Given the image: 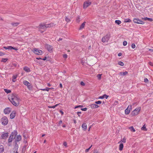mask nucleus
Instances as JSON below:
<instances>
[{
  "instance_id": "obj_64",
  "label": "nucleus",
  "mask_w": 153,
  "mask_h": 153,
  "mask_svg": "<svg viewBox=\"0 0 153 153\" xmlns=\"http://www.w3.org/2000/svg\"><path fill=\"white\" fill-rule=\"evenodd\" d=\"M122 55V53H120L118 54V56H121Z\"/></svg>"
},
{
  "instance_id": "obj_49",
  "label": "nucleus",
  "mask_w": 153,
  "mask_h": 153,
  "mask_svg": "<svg viewBox=\"0 0 153 153\" xmlns=\"http://www.w3.org/2000/svg\"><path fill=\"white\" fill-rule=\"evenodd\" d=\"M63 57L65 59H66L68 57V55L66 54H64L63 55Z\"/></svg>"
},
{
  "instance_id": "obj_38",
  "label": "nucleus",
  "mask_w": 153,
  "mask_h": 153,
  "mask_svg": "<svg viewBox=\"0 0 153 153\" xmlns=\"http://www.w3.org/2000/svg\"><path fill=\"white\" fill-rule=\"evenodd\" d=\"M144 24V22L138 19V24Z\"/></svg>"
},
{
  "instance_id": "obj_36",
  "label": "nucleus",
  "mask_w": 153,
  "mask_h": 153,
  "mask_svg": "<svg viewBox=\"0 0 153 153\" xmlns=\"http://www.w3.org/2000/svg\"><path fill=\"white\" fill-rule=\"evenodd\" d=\"M115 22L118 25H119L121 23V22L120 20H116L115 21Z\"/></svg>"
},
{
  "instance_id": "obj_17",
  "label": "nucleus",
  "mask_w": 153,
  "mask_h": 153,
  "mask_svg": "<svg viewBox=\"0 0 153 153\" xmlns=\"http://www.w3.org/2000/svg\"><path fill=\"white\" fill-rule=\"evenodd\" d=\"M85 23H86V22H84L83 23H82L79 29L81 30V29H82L84 27Z\"/></svg>"
},
{
  "instance_id": "obj_62",
  "label": "nucleus",
  "mask_w": 153,
  "mask_h": 153,
  "mask_svg": "<svg viewBox=\"0 0 153 153\" xmlns=\"http://www.w3.org/2000/svg\"><path fill=\"white\" fill-rule=\"evenodd\" d=\"M149 64L150 65L152 66H153V62H149Z\"/></svg>"
},
{
  "instance_id": "obj_21",
  "label": "nucleus",
  "mask_w": 153,
  "mask_h": 153,
  "mask_svg": "<svg viewBox=\"0 0 153 153\" xmlns=\"http://www.w3.org/2000/svg\"><path fill=\"white\" fill-rule=\"evenodd\" d=\"M23 83L25 85H27V86L29 85L30 84L27 81L25 80L23 81Z\"/></svg>"
},
{
  "instance_id": "obj_19",
  "label": "nucleus",
  "mask_w": 153,
  "mask_h": 153,
  "mask_svg": "<svg viewBox=\"0 0 153 153\" xmlns=\"http://www.w3.org/2000/svg\"><path fill=\"white\" fill-rule=\"evenodd\" d=\"M82 127L83 130L84 131H85L87 128V125L86 123L83 124L82 125Z\"/></svg>"
},
{
  "instance_id": "obj_41",
  "label": "nucleus",
  "mask_w": 153,
  "mask_h": 153,
  "mask_svg": "<svg viewBox=\"0 0 153 153\" xmlns=\"http://www.w3.org/2000/svg\"><path fill=\"white\" fill-rule=\"evenodd\" d=\"M138 19H134L133 20L134 22L137 24H138Z\"/></svg>"
},
{
  "instance_id": "obj_23",
  "label": "nucleus",
  "mask_w": 153,
  "mask_h": 153,
  "mask_svg": "<svg viewBox=\"0 0 153 153\" xmlns=\"http://www.w3.org/2000/svg\"><path fill=\"white\" fill-rule=\"evenodd\" d=\"M128 74V72L126 71H125L124 72H121L120 73V74L121 76H125L126 75Z\"/></svg>"
},
{
  "instance_id": "obj_26",
  "label": "nucleus",
  "mask_w": 153,
  "mask_h": 153,
  "mask_svg": "<svg viewBox=\"0 0 153 153\" xmlns=\"http://www.w3.org/2000/svg\"><path fill=\"white\" fill-rule=\"evenodd\" d=\"M143 19L145 20H148L151 22H152L153 21V20L152 19L150 18H148L147 17L144 18Z\"/></svg>"
},
{
  "instance_id": "obj_52",
  "label": "nucleus",
  "mask_w": 153,
  "mask_h": 153,
  "mask_svg": "<svg viewBox=\"0 0 153 153\" xmlns=\"http://www.w3.org/2000/svg\"><path fill=\"white\" fill-rule=\"evenodd\" d=\"M80 84L82 86H84L85 85V83L82 81L81 82Z\"/></svg>"
},
{
  "instance_id": "obj_14",
  "label": "nucleus",
  "mask_w": 153,
  "mask_h": 153,
  "mask_svg": "<svg viewBox=\"0 0 153 153\" xmlns=\"http://www.w3.org/2000/svg\"><path fill=\"white\" fill-rule=\"evenodd\" d=\"M16 112L15 111H13L10 114V118L13 119L14 118L15 116Z\"/></svg>"
},
{
  "instance_id": "obj_20",
  "label": "nucleus",
  "mask_w": 153,
  "mask_h": 153,
  "mask_svg": "<svg viewBox=\"0 0 153 153\" xmlns=\"http://www.w3.org/2000/svg\"><path fill=\"white\" fill-rule=\"evenodd\" d=\"M4 151V148L3 145H0V153L3 152Z\"/></svg>"
},
{
  "instance_id": "obj_57",
  "label": "nucleus",
  "mask_w": 153,
  "mask_h": 153,
  "mask_svg": "<svg viewBox=\"0 0 153 153\" xmlns=\"http://www.w3.org/2000/svg\"><path fill=\"white\" fill-rule=\"evenodd\" d=\"M77 114L78 115V116L79 117H80V114H81V112H77Z\"/></svg>"
},
{
  "instance_id": "obj_61",
  "label": "nucleus",
  "mask_w": 153,
  "mask_h": 153,
  "mask_svg": "<svg viewBox=\"0 0 153 153\" xmlns=\"http://www.w3.org/2000/svg\"><path fill=\"white\" fill-rule=\"evenodd\" d=\"M93 153H98V151L96 150H94Z\"/></svg>"
},
{
  "instance_id": "obj_12",
  "label": "nucleus",
  "mask_w": 153,
  "mask_h": 153,
  "mask_svg": "<svg viewBox=\"0 0 153 153\" xmlns=\"http://www.w3.org/2000/svg\"><path fill=\"white\" fill-rule=\"evenodd\" d=\"M17 134V131L15 130L12 132L10 136H12L13 137V139H15Z\"/></svg>"
},
{
  "instance_id": "obj_60",
  "label": "nucleus",
  "mask_w": 153,
  "mask_h": 153,
  "mask_svg": "<svg viewBox=\"0 0 153 153\" xmlns=\"http://www.w3.org/2000/svg\"><path fill=\"white\" fill-rule=\"evenodd\" d=\"M63 145L65 146H67V143H66V142H65L64 143H63Z\"/></svg>"
},
{
  "instance_id": "obj_54",
  "label": "nucleus",
  "mask_w": 153,
  "mask_h": 153,
  "mask_svg": "<svg viewBox=\"0 0 153 153\" xmlns=\"http://www.w3.org/2000/svg\"><path fill=\"white\" fill-rule=\"evenodd\" d=\"M82 106H83L81 105H78V106H76L75 107V108H81V107H82Z\"/></svg>"
},
{
  "instance_id": "obj_50",
  "label": "nucleus",
  "mask_w": 153,
  "mask_h": 153,
  "mask_svg": "<svg viewBox=\"0 0 153 153\" xmlns=\"http://www.w3.org/2000/svg\"><path fill=\"white\" fill-rule=\"evenodd\" d=\"M148 79L147 78H145L144 79V82L146 83H147L148 82Z\"/></svg>"
},
{
  "instance_id": "obj_3",
  "label": "nucleus",
  "mask_w": 153,
  "mask_h": 153,
  "mask_svg": "<svg viewBox=\"0 0 153 153\" xmlns=\"http://www.w3.org/2000/svg\"><path fill=\"white\" fill-rule=\"evenodd\" d=\"M1 121L2 125H6L7 124L8 120L7 117L4 116L1 119Z\"/></svg>"
},
{
  "instance_id": "obj_29",
  "label": "nucleus",
  "mask_w": 153,
  "mask_h": 153,
  "mask_svg": "<svg viewBox=\"0 0 153 153\" xmlns=\"http://www.w3.org/2000/svg\"><path fill=\"white\" fill-rule=\"evenodd\" d=\"M123 143H121L119 146V150L121 151L123 150Z\"/></svg>"
},
{
  "instance_id": "obj_31",
  "label": "nucleus",
  "mask_w": 153,
  "mask_h": 153,
  "mask_svg": "<svg viewBox=\"0 0 153 153\" xmlns=\"http://www.w3.org/2000/svg\"><path fill=\"white\" fill-rule=\"evenodd\" d=\"M129 128L130 129L131 131L134 132L135 131V129L134 128L133 126H131Z\"/></svg>"
},
{
  "instance_id": "obj_44",
  "label": "nucleus",
  "mask_w": 153,
  "mask_h": 153,
  "mask_svg": "<svg viewBox=\"0 0 153 153\" xmlns=\"http://www.w3.org/2000/svg\"><path fill=\"white\" fill-rule=\"evenodd\" d=\"M65 20L67 22H68L70 21V19L68 18L67 17H66L65 18Z\"/></svg>"
},
{
  "instance_id": "obj_28",
  "label": "nucleus",
  "mask_w": 153,
  "mask_h": 153,
  "mask_svg": "<svg viewBox=\"0 0 153 153\" xmlns=\"http://www.w3.org/2000/svg\"><path fill=\"white\" fill-rule=\"evenodd\" d=\"M19 24V23L18 22L16 23H13L12 22L11 23V25H13V27H16Z\"/></svg>"
},
{
  "instance_id": "obj_22",
  "label": "nucleus",
  "mask_w": 153,
  "mask_h": 153,
  "mask_svg": "<svg viewBox=\"0 0 153 153\" xmlns=\"http://www.w3.org/2000/svg\"><path fill=\"white\" fill-rule=\"evenodd\" d=\"M18 145L17 143L15 142V146L14 147V148L13 149V150H17L18 148Z\"/></svg>"
},
{
  "instance_id": "obj_5",
  "label": "nucleus",
  "mask_w": 153,
  "mask_h": 153,
  "mask_svg": "<svg viewBox=\"0 0 153 153\" xmlns=\"http://www.w3.org/2000/svg\"><path fill=\"white\" fill-rule=\"evenodd\" d=\"M32 51L34 53L38 55H42L43 53L42 51L35 48L33 49Z\"/></svg>"
},
{
  "instance_id": "obj_37",
  "label": "nucleus",
  "mask_w": 153,
  "mask_h": 153,
  "mask_svg": "<svg viewBox=\"0 0 153 153\" xmlns=\"http://www.w3.org/2000/svg\"><path fill=\"white\" fill-rule=\"evenodd\" d=\"M131 21L130 19H124V22H129Z\"/></svg>"
},
{
  "instance_id": "obj_2",
  "label": "nucleus",
  "mask_w": 153,
  "mask_h": 153,
  "mask_svg": "<svg viewBox=\"0 0 153 153\" xmlns=\"http://www.w3.org/2000/svg\"><path fill=\"white\" fill-rule=\"evenodd\" d=\"M53 23L47 25H45L44 24H41L39 25L38 27L39 29H43L45 28L49 27L51 26H53Z\"/></svg>"
},
{
  "instance_id": "obj_30",
  "label": "nucleus",
  "mask_w": 153,
  "mask_h": 153,
  "mask_svg": "<svg viewBox=\"0 0 153 153\" xmlns=\"http://www.w3.org/2000/svg\"><path fill=\"white\" fill-rule=\"evenodd\" d=\"M4 91L7 94L10 93L11 92V91L10 90L8 89H4Z\"/></svg>"
},
{
  "instance_id": "obj_55",
  "label": "nucleus",
  "mask_w": 153,
  "mask_h": 153,
  "mask_svg": "<svg viewBox=\"0 0 153 153\" xmlns=\"http://www.w3.org/2000/svg\"><path fill=\"white\" fill-rule=\"evenodd\" d=\"M62 123V120H60L59 121V123H58V124L57 125V126H60V124Z\"/></svg>"
},
{
  "instance_id": "obj_11",
  "label": "nucleus",
  "mask_w": 153,
  "mask_h": 153,
  "mask_svg": "<svg viewBox=\"0 0 153 153\" xmlns=\"http://www.w3.org/2000/svg\"><path fill=\"white\" fill-rule=\"evenodd\" d=\"M15 142L17 143V142H18L21 140V137L20 135H19L18 136H17V137L15 138Z\"/></svg>"
},
{
  "instance_id": "obj_9",
  "label": "nucleus",
  "mask_w": 153,
  "mask_h": 153,
  "mask_svg": "<svg viewBox=\"0 0 153 153\" xmlns=\"http://www.w3.org/2000/svg\"><path fill=\"white\" fill-rule=\"evenodd\" d=\"M16 98H19V97H17V95L15 94H13L9 97V99L10 101L12 100H14V99Z\"/></svg>"
},
{
  "instance_id": "obj_35",
  "label": "nucleus",
  "mask_w": 153,
  "mask_h": 153,
  "mask_svg": "<svg viewBox=\"0 0 153 153\" xmlns=\"http://www.w3.org/2000/svg\"><path fill=\"white\" fill-rule=\"evenodd\" d=\"M130 112V110H129L128 108H126L125 110V113L126 114H128Z\"/></svg>"
},
{
  "instance_id": "obj_18",
  "label": "nucleus",
  "mask_w": 153,
  "mask_h": 153,
  "mask_svg": "<svg viewBox=\"0 0 153 153\" xmlns=\"http://www.w3.org/2000/svg\"><path fill=\"white\" fill-rule=\"evenodd\" d=\"M23 70L27 72H29L30 71V68L27 67H24L23 68Z\"/></svg>"
},
{
  "instance_id": "obj_45",
  "label": "nucleus",
  "mask_w": 153,
  "mask_h": 153,
  "mask_svg": "<svg viewBox=\"0 0 153 153\" xmlns=\"http://www.w3.org/2000/svg\"><path fill=\"white\" fill-rule=\"evenodd\" d=\"M120 141L123 143H125L126 142V139L124 138L123 139L121 140Z\"/></svg>"
},
{
  "instance_id": "obj_43",
  "label": "nucleus",
  "mask_w": 153,
  "mask_h": 153,
  "mask_svg": "<svg viewBox=\"0 0 153 153\" xmlns=\"http://www.w3.org/2000/svg\"><path fill=\"white\" fill-rule=\"evenodd\" d=\"M28 88L30 90H31L32 89V86L31 85V84H30L29 85L27 86Z\"/></svg>"
},
{
  "instance_id": "obj_6",
  "label": "nucleus",
  "mask_w": 153,
  "mask_h": 153,
  "mask_svg": "<svg viewBox=\"0 0 153 153\" xmlns=\"http://www.w3.org/2000/svg\"><path fill=\"white\" fill-rule=\"evenodd\" d=\"M110 38V35L107 34L102 37V41L103 42H107L109 40Z\"/></svg>"
},
{
  "instance_id": "obj_47",
  "label": "nucleus",
  "mask_w": 153,
  "mask_h": 153,
  "mask_svg": "<svg viewBox=\"0 0 153 153\" xmlns=\"http://www.w3.org/2000/svg\"><path fill=\"white\" fill-rule=\"evenodd\" d=\"M92 145H91V146L89 148H88V149H86L85 150V152H88V151H89V150L91 148V147H92Z\"/></svg>"
},
{
  "instance_id": "obj_42",
  "label": "nucleus",
  "mask_w": 153,
  "mask_h": 153,
  "mask_svg": "<svg viewBox=\"0 0 153 153\" xmlns=\"http://www.w3.org/2000/svg\"><path fill=\"white\" fill-rule=\"evenodd\" d=\"M101 74H99L97 75V77L98 79L100 80L101 79Z\"/></svg>"
},
{
  "instance_id": "obj_27",
  "label": "nucleus",
  "mask_w": 153,
  "mask_h": 153,
  "mask_svg": "<svg viewBox=\"0 0 153 153\" xmlns=\"http://www.w3.org/2000/svg\"><path fill=\"white\" fill-rule=\"evenodd\" d=\"M13 137L12 136H10V137H9V138L8 139V142L9 143H10L12 141L13 139Z\"/></svg>"
},
{
  "instance_id": "obj_4",
  "label": "nucleus",
  "mask_w": 153,
  "mask_h": 153,
  "mask_svg": "<svg viewBox=\"0 0 153 153\" xmlns=\"http://www.w3.org/2000/svg\"><path fill=\"white\" fill-rule=\"evenodd\" d=\"M140 110V108L138 107L135 109L131 113V114L132 116H134L137 115Z\"/></svg>"
},
{
  "instance_id": "obj_40",
  "label": "nucleus",
  "mask_w": 153,
  "mask_h": 153,
  "mask_svg": "<svg viewBox=\"0 0 153 153\" xmlns=\"http://www.w3.org/2000/svg\"><path fill=\"white\" fill-rule=\"evenodd\" d=\"M118 64L119 65H120V66H123L124 65V63L123 62H122L121 61L119 62H118Z\"/></svg>"
},
{
  "instance_id": "obj_33",
  "label": "nucleus",
  "mask_w": 153,
  "mask_h": 153,
  "mask_svg": "<svg viewBox=\"0 0 153 153\" xmlns=\"http://www.w3.org/2000/svg\"><path fill=\"white\" fill-rule=\"evenodd\" d=\"M52 89V88H49L48 87H46L45 88L41 89V90L42 91H49V89Z\"/></svg>"
},
{
  "instance_id": "obj_56",
  "label": "nucleus",
  "mask_w": 153,
  "mask_h": 153,
  "mask_svg": "<svg viewBox=\"0 0 153 153\" xmlns=\"http://www.w3.org/2000/svg\"><path fill=\"white\" fill-rule=\"evenodd\" d=\"M81 110L82 111H86L87 110V108H81Z\"/></svg>"
},
{
  "instance_id": "obj_10",
  "label": "nucleus",
  "mask_w": 153,
  "mask_h": 153,
  "mask_svg": "<svg viewBox=\"0 0 153 153\" xmlns=\"http://www.w3.org/2000/svg\"><path fill=\"white\" fill-rule=\"evenodd\" d=\"M8 136V133H5L4 132L2 134V135L1 136V139H5L7 138Z\"/></svg>"
},
{
  "instance_id": "obj_46",
  "label": "nucleus",
  "mask_w": 153,
  "mask_h": 153,
  "mask_svg": "<svg viewBox=\"0 0 153 153\" xmlns=\"http://www.w3.org/2000/svg\"><path fill=\"white\" fill-rule=\"evenodd\" d=\"M95 103L97 104H100L101 103V101L99 100L95 102Z\"/></svg>"
},
{
  "instance_id": "obj_13",
  "label": "nucleus",
  "mask_w": 153,
  "mask_h": 153,
  "mask_svg": "<svg viewBox=\"0 0 153 153\" xmlns=\"http://www.w3.org/2000/svg\"><path fill=\"white\" fill-rule=\"evenodd\" d=\"M10 108H6L4 109V112L5 114H9L10 112Z\"/></svg>"
},
{
  "instance_id": "obj_25",
  "label": "nucleus",
  "mask_w": 153,
  "mask_h": 153,
  "mask_svg": "<svg viewBox=\"0 0 153 153\" xmlns=\"http://www.w3.org/2000/svg\"><path fill=\"white\" fill-rule=\"evenodd\" d=\"M80 21V17L79 16H78L76 19V22L77 23H79Z\"/></svg>"
},
{
  "instance_id": "obj_59",
  "label": "nucleus",
  "mask_w": 153,
  "mask_h": 153,
  "mask_svg": "<svg viewBox=\"0 0 153 153\" xmlns=\"http://www.w3.org/2000/svg\"><path fill=\"white\" fill-rule=\"evenodd\" d=\"M13 153H18V152H17V150H13Z\"/></svg>"
},
{
  "instance_id": "obj_7",
  "label": "nucleus",
  "mask_w": 153,
  "mask_h": 153,
  "mask_svg": "<svg viewBox=\"0 0 153 153\" xmlns=\"http://www.w3.org/2000/svg\"><path fill=\"white\" fill-rule=\"evenodd\" d=\"M91 2L89 1L85 2L83 4V7L84 9H85L91 4Z\"/></svg>"
},
{
  "instance_id": "obj_16",
  "label": "nucleus",
  "mask_w": 153,
  "mask_h": 153,
  "mask_svg": "<svg viewBox=\"0 0 153 153\" xmlns=\"http://www.w3.org/2000/svg\"><path fill=\"white\" fill-rule=\"evenodd\" d=\"M108 97V96L105 94L103 95L102 96L99 97V99H103L105 98L106 99H107Z\"/></svg>"
},
{
  "instance_id": "obj_32",
  "label": "nucleus",
  "mask_w": 153,
  "mask_h": 153,
  "mask_svg": "<svg viewBox=\"0 0 153 153\" xmlns=\"http://www.w3.org/2000/svg\"><path fill=\"white\" fill-rule=\"evenodd\" d=\"M17 76V75H13V76L12 81L13 82H15L16 81L15 80V79H16V78Z\"/></svg>"
},
{
  "instance_id": "obj_51",
  "label": "nucleus",
  "mask_w": 153,
  "mask_h": 153,
  "mask_svg": "<svg viewBox=\"0 0 153 153\" xmlns=\"http://www.w3.org/2000/svg\"><path fill=\"white\" fill-rule=\"evenodd\" d=\"M135 45L133 43L131 45V47L132 48H134L135 47Z\"/></svg>"
},
{
  "instance_id": "obj_24",
  "label": "nucleus",
  "mask_w": 153,
  "mask_h": 153,
  "mask_svg": "<svg viewBox=\"0 0 153 153\" xmlns=\"http://www.w3.org/2000/svg\"><path fill=\"white\" fill-rule=\"evenodd\" d=\"M3 48L5 49L12 50V48H13V47L11 46H8L7 47H4Z\"/></svg>"
},
{
  "instance_id": "obj_15",
  "label": "nucleus",
  "mask_w": 153,
  "mask_h": 153,
  "mask_svg": "<svg viewBox=\"0 0 153 153\" xmlns=\"http://www.w3.org/2000/svg\"><path fill=\"white\" fill-rule=\"evenodd\" d=\"M90 106L92 108H97L99 107V105L94 104H91Z\"/></svg>"
},
{
  "instance_id": "obj_48",
  "label": "nucleus",
  "mask_w": 153,
  "mask_h": 153,
  "mask_svg": "<svg viewBox=\"0 0 153 153\" xmlns=\"http://www.w3.org/2000/svg\"><path fill=\"white\" fill-rule=\"evenodd\" d=\"M127 44V42L126 41H124L123 43V45L124 46H126Z\"/></svg>"
},
{
  "instance_id": "obj_63",
  "label": "nucleus",
  "mask_w": 153,
  "mask_h": 153,
  "mask_svg": "<svg viewBox=\"0 0 153 153\" xmlns=\"http://www.w3.org/2000/svg\"><path fill=\"white\" fill-rule=\"evenodd\" d=\"M47 59V57L45 56L44 58L42 59V60H45Z\"/></svg>"
},
{
  "instance_id": "obj_39",
  "label": "nucleus",
  "mask_w": 153,
  "mask_h": 153,
  "mask_svg": "<svg viewBox=\"0 0 153 153\" xmlns=\"http://www.w3.org/2000/svg\"><path fill=\"white\" fill-rule=\"evenodd\" d=\"M8 59L7 58H2L1 60V62H5L7 61Z\"/></svg>"
},
{
  "instance_id": "obj_8",
  "label": "nucleus",
  "mask_w": 153,
  "mask_h": 153,
  "mask_svg": "<svg viewBox=\"0 0 153 153\" xmlns=\"http://www.w3.org/2000/svg\"><path fill=\"white\" fill-rule=\"evenodd\" d=\"M45 46V47L47 49L48 51L50 52H51L52 51L53 49V47L52 46L48 44H46Z\"/></svg>"
},
{
  "instance_id": "obj_58",
  "label": "nucleus",
  "mask_w": 153,
  "mask_h": 153,
  "mask_svg": "<svg viewBox=\"0 0 153 153\" xmlns=\"http://www.w3.org/2000/svg\"><path fill=\"white\" fill-rule=\"evenodd\" d=\"M4 55V53L0 51V56H2Z\"/></svg>"
},
{
  "instance_id": "obj_53",
  "label": "nucleus",
  "mask_w": 153,
  "mask_h": 153,
  "mask_svg": "<svg viewBox=\"0 0 153 153\" xmlns=\"http://www.w3.org/2000/svg\"><path fill=\"white\" fill-rule=\"evenodd\" d=\"M131 105H129L128 107V108H128V109L129 110H131Z\"/></svg>"
},
{
  "instance_id": "obj_34",
  "label": "nucleus",
  "mask_w": 153,
  "mask_h": 153,
  "mask_svg": "<svg viewBox=\"0 0 153 153\" xmlns=\"http://www.w3.org/2000/svg\"><path fill=\"white\" fill-rule=\"evenodd\" d=\"M141 130L145 131H146L147 130V129L146 128V126H145V125H144L143 127L141 128Z\"/></svg>"
},
{
  "instance_id": "obj_1",
  "label": "nucleus",
  "mask_w": 153,
  "mask_h": 153,
  "mask_svg": "<svg viewBox=\"0 0 153 153\" xmlns=\"http://www.w3.org/2000/svg\"><path fill=\"white\" fill-rule=\"evenodd\" d=\"M20 100V99L19 98L14 99V100H12L10 101L13 105L16 106H17L19 105Z\"/></svg>"
}]
</instances>
